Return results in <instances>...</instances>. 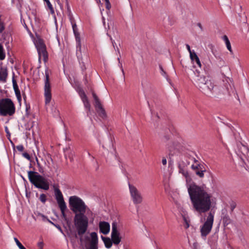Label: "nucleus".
Returning <instances> with one entry per match:
<instances>
[{"instance_id": "obj_1", "label": "nucleus", "mask_w": 249, "mask_h": 249, "mask_svg": "<svg viewBox=\"0 0 249 249\" xmlns=\"http://www.w3.org/2000/svg\"><path fill=\"white\" fill-rule=\"evenodd\" d=\"M179 173L185 178L188 194L193 209L201 214L209 211L213 203V199L211 193L205 187L195 183L188 185L191 178L187 170L179 166Z\"/></svg>"}, {"instance_id": "obj_2", "label": "nucleus", "mask_w": 249, "mask_h": 249, "mask_svg": "<svg viewBox=\"0 0 249 249\" xmlns=\"http://www.w3.org/2000/svg\"><path fill=\"white\" fill-rule=\"evenodd\" d=\"M92 213L85 202L79 198V238L83 244L89 240V235L86 232L88 229L89 219Z\"/></svg>"}, {"instance_id": "obj_3", "label": "nucleus", "mask_w": 249, "mask_h": 249, "mask_svg": "<svg viewBox=\"0 0 249 249\" xmlns=\"http://www.w3.org/2000/svg\"><path fill=\"white\" fill-rule=\"evenodd\" d=\"M69 207L71 210L75 213L74 225L71 224V220L70 224L67 225L69 228L68 234L70 238L71 243L74 249H77V233H78V196H72L69 198Z\"/></svg>"}, {"instance_id": "obj_4", "label": "nucleus", "mask_w": 249, "mask_h": 249, "mask_svg": "<svg viewBox=\"0 0 249 249\" xmlns=\"http://www.w3.org/2000/svg\"><path fill=\"white\" fill-rule=\"evenodd\" d=\"M195 85L207 96H211L219 93L218 87L213 81L203 75L197 76Z\"/></svg>"}, {"instance_id": "obj_5", "label": "nucleus", "mask_w": 249, "mask_h": 249, "mask_svg": "<svg viewBox=\"0 0 249 249\" xmlns=\"http://www.w3.org/2000/svg\"><path fill=\"white\" fill-rule=\"evenodd\" d=\"M27 173L30 182L36 188L45 191L49 189L50 184L47 178L35 171H29Z\"/></svg>"}, {"instance_id": "obj_6", "label": "nucleus", "mask_w": 249, "mask_h": 249, "mask_svg": "<svg viewBox=\"0 0 249 249\" xmlns=\"http://www.w3.org/2000/svg\"><path fill=\"white\" fill-rule=\"evenodd\" d=\"M54 195L55 199L61 212L62 218L66 221L67 225H69L71 221L72 220V213L69 211H68V213L70 215H67L65 211L67 210L66 204L64 201L62 192L58 188H55L54 189Z\"/></svg>"}, {"instance_id": "obj_7", "label": "nucleus", "mask_w": 249, "mask_h": 249, "mask_svg": "<svg viewBox=\"0 0 249 249\" xmlns=\"http://www.w3.org/2000/svg\"><path fill=\"white\" fill-rule=\"evenodd\" d=\"M15 107L9 98H4L0 100V115L6 116H12L15 112Z\"/></svg>"}, {"instance_id": "obj_8", "label": "nucleus", "mask_w": 249, "mask_h": 249, "mask_svg": "<svg viewBox=\"0 0 249 249\" xmlns=\"http://www.w3.org/2000/svg\"><path fill=\"white\" fill-rule=\"evenodd\" d=\"M214 221V214L210 212L200 228L201 235L203 237H205L208 235L212 229Z\"/></svg>"}, {"instance_id": "obj_9", "label": "nucleus", "mask_w": 249, "mask_h": 249, "mask_svg": "<svg viewBox=\"0 0 249 249\" xmlns=\"http://www.w3.org/2000/svg\"><path fill=\"white\" fill-rule=\"evenodd\" d=\"M120 226L117 222L114 221L112 223V230L111 233V239L113 244L118 245L122 240V237L120 233Z\"/></svg>"}, {"instance_id": "obj_10", "label": "nucleus", "mask_w": 249, "mask_h": 249, "mask_svg": "<svg viewBox=\"0 0 249 249\" xmlns=\"http://www.w3.org/2000/svg\"><path fill=\"white\" fill-rule=\"evenodd\" d=\"M90 239L86 241L84 243L81 242V245L83 249H98V238L97 234L95 232H92L90 234Z\"/></svg>"}, {"instance_id": "obj_11", "label": "nucleus", "mask_w": 249, "mask_h": 249, "mask_svg": "<svg viewBox=\"0 0 249 249\" xmlns=\"http://www.w3.org/2000/svg\"><path fill=\"white\" fill-rule=\"evenodd\" d=\"M129 190L131 199L135 204H140L142 201V196L140 192L134 185L129 184Z\"/></svg>"}, {"instance_id": "obj_12", "label": "nucleus", "mask_w": 249, "mask_h": 249, "mask_svg": "<svg viewBox=\"0 0 249 249\" xmlns=\"http://www.w3.org/2000/svg\"><path fill=\"white\" fill-rule=\"evenodd\" d=\"M44 96L45 98V104L46 105L49 104L52 99V94L51 84L49 81V73L48 70L45 71Z\"/></svg>"}, {"instance_id": "obj_13", "label": "nucleus", "mask_w": 249, "mask_h": 249, "mask_svg": "<svg viewBox=\"0 0 249 249\" xmlns=\"http://www.w3.org/2000/svg\"><path fill=\"white\" fill-rule=\"evenodd\" d=\"M39 59L42 58L46 62L48 59V53L46 51L45 45L41 41H39L36 46Z\"/></svg>"}, {"instance_id": "obj_14", "label": "nucleus", "mask_w": 249, "mask_h": 249, "mask_svg": "<svg viewBox=\"0 0 249 249\" xmlns=\"http://www.w3.org/2000/svg\"><path fill=\"white\" fill-rule=\"evenodd\" d=\"M100 231L104 234H107L110 231L109 224L105 221H101L99 223Z\"/></svg>"}, {"instance_id": "obj_15", "label": "nucleus", "mask_w": 249, "mask_h": 249, "mask_svg": "<svg viewBox=\"0 0 249 249\" xmlns=\"http://www.w3.org/2000/svg\"><path fill=\"white\" fill-rule=\"evenodd\" d=\"M79 95H80L83 103L85 107L88 110H89L90 109V104L88 101V98L85 94V92L79 89Z\"/></svg>"}, {"instance_id": "obj_16", "label": "nucleus", "mask_w": 249, "mask_h": 249, "mask_svg": "<svg viewBox=\"0 0 249 249\" xmlns=\"http://www.w3.org/2000/svg\"><path fill=\"white\" fill-rule=\"evenodd\" d=\"M12 83H13V89H14L15 94L16 95L17 99L19 102H20L21 100V96L20 92L18 89V87L17 84V81H16V79L14 78V77H13V78H12Z\"/></svg>"}, {"instance_id": "obj_17", "label": "nucleus", "mask_w": 249, "mask_h": 249, "mask_svg": "<svg viewBox=\"0 0 249 249\" xmlns=\"http://www.w3.org/2000/svg\"><path fill=\"white\" fill-rule=\"evenodd\" d=\"M8 76L7 70L6 68L1 67L0 68V82L5 83Z\"/></svg>"}, {"instance_id": "obj_18", "label": "nucleus", "mask_w": 249, "mask_h": 249, "mask_svg": "<svg viewBox=\"0 0 249 249\" xmlns=\"http://www.w3.org/2000/svg\"><path fill=\"white\" fill-rule=\"evenodd\" d=\"M70 20L71 21V24L72 25L73 33L75 36V40L76 42H78V30L77 28V25L75 21V20L72 17H70Z\"/></svg>"}, {"instance_id": "obj_19", "label": "nucleus", "mask_w": 249, "mask_h": 249, "mask_svg": "<svg viewBox=\"0 0 249 249\" xmlns=\"http://www.w3.org/2000/svg\"><path fill=\"white\" fill-rule=\"evenodd\" d=\"M69 81L73 88L76 91H78V79L77 77L71 74L69 76Z\"/></svg>"}, {"instance_id": "obj_20", "label": "nucleus", "mask_w": 249, "mask_h": 249, "mask_svg": "<svg viewBox=\"0 0 249 249\" xmlns=\"http://www.w3.org/2000/svg\"><path fill=\"white\" fill-rule=\"evenodd\" d=\"M101 238L104 242L106 248L107 249H110L113 243L112 240L110 238L107 237L102 236Z\"/></svg>"}, {"instance_id": "obj_21", "label": "nucleus", "mask_w": 249, "mask_h": 249, "mask_svg": "<svg viewBox=\"0 0 249 249\" xmlns=\"http://www.w3.org/2000/svg\"><path fill=\"white\" fill-rule=\"evenodd\" d=\"M222 39L224 41V42H225V43L226 44L227 48L230 51V53L231 54H233V51H232V48H231V45L230 41L228 36L226 35H224V36H223Z\"/></svg>"}, {"instance_id": "obj_22", "label": "nucleus", "mask_w": 249, "mask_h": 249, "mask_svg": "<svg viewBox=\"0 0 249 249\" xmlns=\"http://www.w3.org/2000/svg\"><path fill=\"white\" fill-rule=\"evenodd\" d=\"M92 94V96L94 99V100L95 101V108H101V107H102V104H101L99 99L98 98V97H97V96L94 92H93Z\"/></svg>"}, {"instance_id": "obj_23", "label": "nucleus", "mask_w": 249, "mask_h": 249, "mask_svg": "<svg viewBox=\"0 0 249 249\" xmlns=\"http://www.w3.org/2000/svg\"><path fill=\"white\" fill-rule=\"evenodd\" d=\"M203 167H204V166L202 164L198 163L197 161L195 162V163L191 166L192 169L195 172L197 170H202Z\"/></svg>"}, {"instance_id": "obj_24", "label": "nucleus", "mask_w": 249, "mask_h": 249, "mask_svg": "<svg viewBox=\"0 0 249 249\" xmlns=\"http://www.w3.org/2000/svg\"><path fill=\"white\" fill-rule=\"evenodd\" d=\"M206 172L205 167H203L202 170L196 171V174L200 178H203L204 177V172Z\"/></svg>"}, {"instance_id": "obj_25", "label": "nucleus", "mask_w": 249, "mask_h": 249, "mask_svg": "<svg viewBox=\"0 0 249 249\" xmlns=\"http://www.w3.org/2000/svg\"><path fill=\"white\" fill-rule=\"evenodd\" d=\"M97 111L99 113V114L103 117H105L106 116V112L103 107H101V108H96Z\"/></svg>"}, {"instance_id": "obj_26", "label": "nucleus", "mask_w": 249, "mask_h": 249, "mask_svg": "<svg viewBox=\"0 0 249 249\" xmlns=\"http://www.w3.org/2000/svg\"><path fill=\"white\" fill-rule=\"evenodd\" d=\"M5 54L2 45L0 43V60L4 59Z\"/></svg>"}, {"instance_id": "obj_27", "label": "nucleus", "mask_w": 249, "mask_h": 249, "mask_svg": "<svg viewBox=\"0 0 249 249\" xmlns=\"http://www.w3.org/2000/svg\"><path fill=\"white\" fill-rule=\"evenodd\" d=\"M223 223L225 225H228L231 222V220L228 215H225L223 217Z\"/></svg>"}, {"instance_id": "obj_28", "label": "nucleus", "mask_w": 249, "mask_h": 249, "mask_svg": "<svg viewBox=\"0 0 249 249\" xmlns=\"http://www.w3.org/2000/svg\"><path fill=\"white\" fill-rule=\"evenodd\" d=\"M14 240L18 246V247L19 248V249H26L22 244L21 243L18 241V240L15 237Z\"/></svg>"}, {"instance_id": "obj_29", "label": "nucleus", "mask_w": 249, "mask_h": 249, "mask_svg": "<svg viewBox=\"0 0 249 249\" xmlns=\"http://www.w3.org/2000/svg\"><path fill=\"white\" fill-rule=\"evenodd\" d=\"M1 15H0V34L2 33L5 29V25L1 20Z\"/></svg>"}, {"instance_id": "obj_30", "label": "nucleus", "mask_w": 249, "mask_h": 249, "mask_svg": "<svg viewBox=\"0 0 249 249\" xmlns=\"http://www.w3.org/2000/svg\"><path fill=\"white\" fill-rule=\"evenodd\" d=\"M39 200L40 201H41L42 203H45L47 200V197L46 195L44 194H42L40 195L39 197Z\"/></svg>"}, {"instance_id": "obj_31", "label": "nucleus", "mask_w": 249, "mask_h": 249, "mask_svg": "<svg viewBox=\"0 0 249 249\" xmlns=\"http://www.w3.org/2000/svg\"><path fill=\"white\" fill-rule=\"evenodd\" d=\"M48 8H49V9L51 11V12L53 14L54 13V10H53V7L52 5V4L51 3L50 1H47V3H46Z\"/></svg>"}, {"instance_id": "obj_32", "label": "nucleus", "mask_w": 249, "mask_h": 249, "mask_svg": "<svg viewBox=\"0 0 249 249\" xmlns=\"http://www.w3.org/2000/svg\"><path fill=\"white\" fill-rule=\"evenodd\" d=\"M196 59H195V61H196V63L198 65V66L200 68L201 67V64L199 58H198V56L197 55H195Z\"/></svg>"}, {"instance_id": "obj_33", "label": "nucleus", "mask_w": 249, "mask_h": 249, "mask_svg": "<svg viewBox=\"0 0 249 249\" xmlns=\"http://www.w3.org/2000/svg\"><path fill=\"white\" fill-rule=\"evenodd\" d=\"M48 220V221L49 222H50L51 224H52V225H54L57 229H58L61 232H62V229L61 228V227L58 225H56V224H55L54 223H53V222H52L51 221H50L49 219H47Z\"/></svg>"}, {"instance_id": "obj_34", "label": "nucleus", "mask_w": 249, "mask_h": 249, "mask_svg": "<svg viewBox=\"0 0 249 249\" xmlns=\"http://www.w3.org/2000/svg\"><path fill=\"white\" fill-rule=\"evenodd\" d=\"M195 55L197 54L194 51H193L192 53L190 54V58L192 61H195V59H196V56H195Z\"/></svg>"}, {"instance_id": "obj_35", "label": "nucleus", "mask_w": 249, "mask_h": 249, "mask_svg": "<svg viewBox=\"0 0 249 249\" xmlns=\"http://www.w3.org/2000/svg\"><path fill=\"white\" fill-rule=\"evenodd\" d=\"M22 156H23V157L26 158L28 160H31V157H30V155L28 153H27L26 152L23 153L22 154Z\"/></svg>"}, {"instance_id": "obj_36", "label": "nucleus", "mask_w": 249, "mask_h": 249, "mask_svg": "<svg viewBox=\"0 0 249 249\" xmlns=\"http://www.w3.org/2000/svg\"><path fill=\"white\" fill-rule=\"evenodd\" d=\"M16 148H17V149L18 151H19L20 152L23 151L24 150V148L23 146L22 145H21H21H17L16 146Z\"/></svg>"}, {"instance_id": "obj_37", "label": "nucleus", "mask_w": 249, "mask_h": 249, "mask_svg": "<svg viewBox=\"0 0 249 249\" xmlns=\"http://www.w3.org/2000/svg\"><path fill=\"white\" fill-rule=\"evenodd\" d=\"M52 114L54 116H58L59 114V111L58 110H57L56 108H55L54 111V108H53L52 109Z\"/></svg>"}, {"instance_id": "obj_38", "label": "nucleus", "mask_w": 249, "mask_h": 249, "mask_svg": "<svg viewBox=\"0 0 249 249\" xmlns=\"http://www.w3.org/2000/svg\"><path fill=\"white\" fill-rule=\"evenodd\" d=\"M235 207H236V204L235 203H232V204H231V209L232 212L233 211V210L235 209Z\"/></svg>"}, {"instance_id": "obj_39", "label": "nucleus", "mask_w": 249, "mask_h": 249, "mask_svg": "<svg viewBox=\"0 0 249 249\" xmlns=\"http://www.w3.org/2000/svg\"><path fill=\"white\" fill-rule=\"evenodd\" d=\"M186 46L187 49L188 51V52H189L190 54L193 52V51H191L190 47V46L188 44H186Z\"/></svg>"}, {"instance_id": "obj_40", "label": "nucleus", "mask_w": 249, "mask_h": 249, "mask_svg": "<svg viewBox=\"0 0 249 249\" xmlns=\"http://www.w3.org/2000/svg\"><path fill=\"white\" fill-rule=\"evenodd\" d=\"M162 163L163 165H165L167 164V160L166 158H163L162 159Z\"/></svg>"}, {"instance_id": "obj_41", "label": "nucleus", "mask_w": 249, "mask_h": 249, "mask_svg": "<svg viewBox=\"0 0 249 249\" xmlns=\"http://www.w3.org/2000/svg\"><path fill=\"white\" fill-rule=\"evenodd\" d=\"M184 221L185 222V224H186V225H185V228L187 229L189 227V224L188 223V222L187 221V220H186V219L185 217H184Z\"/></svg>"}, {"instance_id": "obj_42", "label": "nucleus", "mask_w": 249, "mask_h": 249, "mask_svg": "<svg viewBox=\"0 0 249 249\" xmlns=\"http://www.w3.org/2000/svg\"><path fill=\"white\" fill-rule=\"evenodd\" d=\"M38 246L40 249H42L43 247V243L42 242L38 243Z\"/></svg>"}, {"instance_id": "obj_43", "label": "nucleus", "mask_w": 249, "mask_h": 249, "mask_svg": "<svg viewBox=\"0 0 249 249\" xmlns=\"http://www.w3.org/2000/svg\"><path fill=\"white\" fill-rule=\"evenodd\" d=\"M82 71H84L86 69V65L84 63L82 62V65L81 66Z\"/></svg>"}, {"instance_id": "obj_44", "label": "nucleus", "mask_w": 249, "mask_h": 249, "mask_svg": "<svg viewBox=\"0 0 249 249\" xmlns=\"http://www.w3.org/2000/svg\"><path fill=\"white\" fill-rule=\"evenodd\" d=\"M40 215L41 216V217H42V220L43 221H48V220L47 219H49L46 216H45V215H44L43 214H40Z\"/></svg>"}, {"instance_id": "obj_45", "label": "nucleus", "mask_w": 249, "mask_h": 249, "mask_svg": "<svg viewBox=\"0 0 249 249\" xmlns=\"http://www.w3.org/2000/svg\"><path fill=\"white\" fill-rule=\"evenodd\" d=\"M110 40L112 41V43L113 46L114 47V44H115V41L112 40V38L111 36H110Z\"/></svg>"}, {"instance_id": "obj_46", "label": "nucleus", "mask_w": 249, "mask_h": 249, "mask_svg": "<svg viewBox=\"0 0 249 249\" xmlns=\"http://www.w3.org/2000/svg\"><path fill=\"white\" fill-rule=\"evenodd\" d=\"M5 131H6V132L7 134H9V132L8 128L7 126H5Z\"/></svg>"}, {"instance_id": "obj_47", "label": "nucleus", "mask_w": 249, "mask_h": 249, "mask_svg": "<svg viewBox=\"0 0 249 249\" xmlns=\"http://www.w3.org/2000/svg\"><path fill=\"white\" fill-rule=\"evenodd\" d=\"M106 7L107 9H109V8H110V4L109 3V5L106 4Z\"/></svg>"}, {"instance_id": "obj_48", "label": "nucleus", "mask_w": 249, "mask_h": 249, "mask_svg": "<svg viewBox=\"0 0 249 249\" xmlns=\"http://www.w3.org/2000/svg\"><path fill=\"white\" fill-rule=\"evenodd\" d=\"M243 148L244 149L245 152H247V151H248L247 148L246 146H244V145L243 146Z\"/></svg>"}, {"instance_id": "obj_49", "label": "nucleus", "mask_w": 249, "mask_h": 249, "mask_svg": "<svg viewBox=\"0 0 249 249\" xmlns=\"http://www.w3.org/2000/svg\"><path fill=\"white\" fill-rule=\"evenodd\" d=\"M106 4H107L108 5H109V0H105Z\"/></svg>"}, {"instance_id": "obj_50", "label": "nucleus", "mask_w": 249, "mask_h": 249, "mask_svg": "<svg viewBox=\"0 0 249 249\" xmlns=\"http://www.w3.org/2000/svg\"><path fill=\"white\" fill-rule=\"evenodd\" d=\"M28 108H30V106H27L26 105V111L28 110Z\"/></svg>"}, {"instance_id": "obj_51", "label": "nucleus", "mask_w": 249, "mask_h": 249, "mask_svg": "<svg viewBox=\"0 0 249 249\" xmlns=\"http://www.w3.org/2000/svg\"><path fill=\"white\" fill-rule=\"evenodd\" d=\"M168 148L169 149V150H172V148L170 146H168Z\"/></svg>"}, {"instance_id": "obj_52", "label": "nucleus", "mask_w": 249, "mask_h": 249, "mask_svg": "<svg viewBox=\"0 0 249 249\" xmlns=\"http://www.w3.org/2000/svg\"><path fill=\"white\" fill-rule=\"evenodd\" d=\"M198 25L199 26V27L201 28V25L200 23H198Z\"/></svg>"}, {"instance_id": "obj_53", "label": "nucleus", "mask_w": 249, "mask_h": 249, "mask_svg": "<svg viewBox=\"0 0 249 249\" xmlns=\"http://www.w3.org/2000/svg\"><path fill=\"white\" fill-rule=\"evenodd\" d=\"M23 98H24V99L25 100L26 96L24 94H23Z\"/></svg>"}, {"instance_id": "obj_54", "label": "nucleus", "mask_w": 249, "mask_h": 249, "mask_svg": "<svg viewBox=\"0 0 249 249\" xmlns=\"http://www.w3.org/2000/svg\"><path fill=\"white\" fill-rule=\"evenodd\" d=\"M44 1L47 3V1H49V0H44Z\"/></svg>"}, {"instance_id": "obj_55", "label": "nucleus", "mask_w": 249, "mask_h": 249, "mask_svg": "<svg viewBox=\"0 0 249 249\" xmlns=\"http://www.w3.org/2000/svg\"><path fill=\"white\" fill-rule=\"evenodd\" d=\"M44 1L47 3V1H49V0H44Z\"/></svg>"}, {"instance_id": "obj_56", "label": "nucleus", "mask_w": 249, "mask_h": 249, "mask_svg": "<svg viewBox=\"0 0 249 249\" xmlns=\"http://www.w3.org/2000/svg\"><path fill=\"white\" fill-rule=\"evenodd\" d=\"M122 71L123 72V74L124 75V70L123 69H122Z\"/></svg>"}, {"instance_id": "obj_57", "label": "nucleus", "mask_w": 249, "mask_h": 249, "mask_svg": "<svg viewBox=\"0 0 249 249\" xmlns=\"http://www.w3.org/2000/svg\"><path fill=\"white\" fill-rule=\"evenodd\" d=\"M85 81H86V82H87V79H86V77L85 78Z\"/></svg>"}]
</instances>
